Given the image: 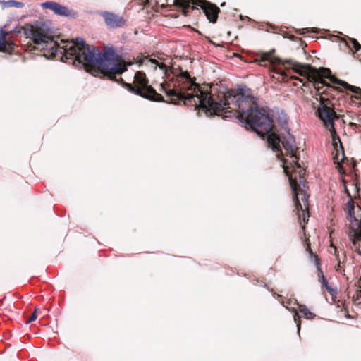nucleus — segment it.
Returning <instances> with one entry per match:
<instances>
[{
    "label": "nucleus",
    "mask_w": 361,
    "mask_h": 361,
    "mask_svg": "<svg viewBox=\"0 0 361 361\" xmlns=\"http://www.w3.org/2000/svg\"><path fill=\"white\" fill-rule=\"evenodd\" d=\"M159 90L164 92L168 97H176L182 100L185 105L202 109L209 113L225 118L235 117L241 123H245L263 139L266 138L269 147L276 154L283 163V171L293 192V202L298 220L306 223L305 212H308L309 195L306 191L305 170L298 163L299 158L295 152V137L289 130L280 137L274 130V121L264 109H259L256 99L250 93V90L238 88L237 90H225L214 95L213 87L211 92L203 91L192 78L189 73L181 72L172 82H163Z\"/></svg>",
    "instance_id": "f257e3e1"
},
{
    "label": "nucleus",
    "mask_w": 361,
    "mask_h": 361,
    "mask_svg": "<svg viewBox=\"0 0 361 361\" xmlns=\"http://www.w3.org/2000/svg\"><path fill=\"white\" fill-rule=\"evenodd\" d=\"M49 29L46 23H40L32 30L33 42L39 45L50 54L47 58L71 59L82 65L85 68L92 67L98 69L104 74H106L111 80H121L125 88L130 92L143 98L154 102H165L164 97L148 85V81L144 73L137 71L134 75V85L126 82L117 75H120L126 71V66L123 61L118 59L115 51L111 48L104 50L102 53L98 49L93 47L91 49L85 41L80 38L75 40L63 41L61 43L53 39L47 32Z\"/></svg>",
    "instance_id": "f03ea898"
},
{
    "label": "nucleus",
    "mask_w": 361,
    "mask_h": 361,
    "mask_svg": "<svg viewBox=\"0 0 361 361\" xmlns=\"http://www.w3.org/2000/svg\"><path fill=\"white\" fill-rule=\"evenodd\" d=\"M274 49L270 52H262L257 54L256 61L263 66H269L271 72L281 77V81L286 82L288 80H298L302 86L310 87L312 86L317 94H325L326 88H333L327 85L324 78H328L334 84H338L355 94H361V89L353 86L346 82L342 81L331 75V71L327 68L319 69L309 64L298 63L293 59L283 61L273 56Z\"/></svg>",
    "instance_id": "7ed1b4c3"
},
{
    "label": "nucleus",
    "mask_w": 361,
    "mask_h": 361,
    "mask_svg": "<svg viewBox=\"0 0 361 361\" xmlns=\"http://www.w3.org/2000/svg\"><path fill=\"white\" fill-rule=\"evenodd\" d=\"M174 4L183 8V13L187 16L190 9L195 10L198 8L195 5L200 6L205 13L209 22L214 23L217 20L219 8L206 0H173Z\"/></svg>",
    "instance_id": "20e7f679"
},
{
    "label": "nucleus",
    "mask_w": 361,
    "mask_h": 361,
    "mask_svg": "<svg viewBox=\"0 0 361 361\" xmlns=\"http://www.w3.org/2000/svg\"><path fill=\"white\" fill-rule=\"evenodd\" d=\"M348 216L352 221L353 212L354 210V205L352 202L348 203ZM355 224L350 227L348 231V237L352 245L351 248L361 254V222L354 217Z\"/></svg>",
    "instance_id": "39448f33"
},
{
    "label": "nucleus",
    "mask_w": 361,
    "mask_h": 361,
    "mask_svg": "<svg viewBox=\"0 0 361 361\" xmlns=\"http://www.w3.org/2000/svg\"><path fill=\"white\" fill-rule=\"evenodd\" d=\"M329 130L331 133V138H332V145L334 146V149H336L337 152L336 154L334 155V161L335 164H337L338 166L340 165L341 162H343L344 159H346L344 150L342 147V144L341 142L340 138L338 135H337L336 130L334 127V125H332V127H326Z\"/></svg>",
    "instance_id": "423d86ee"
},
{
    "label": "nucleus",
    "mask_w": 361,
    "mask_h": 361,
    "mask_svg": "<svg viewBox=\"0 0 361 361\" xmlns=\"http://www.w3.org/2000/svg\"><path fill=\"white\" fill-rule=\"evenodd\" d=\"M106 26L110 29L123 27L126 25V20L114 13L104 11L101 13Z\"/></svg>",
    "instance_id": "0eeeda50"
},
{
    "label": "nucleus",
    "mask_w": 361,
    "mask_h": 361,
    "mask_svg": "<svg viewBox=\"0 0 361 361\" xmlns=\"http://www.w3.org/2000/svg\"><path fill=\"white\" fill-rule=\"evenodd\" d=\"M41 6L44 9H49L54 12V14L61 16L70 17L74 16L73 10L68 9L67 7L55 1H47L41 4Z\"/></svg>",
    "instance_id": "6e6552de"
},
{
    "label": "nucleus",
    "mask_w": 361,
    "mask_h": 361,
    "mask_svg": "<svg viewBox=\"0 0 361 361\" xmlns=\"http://www.w3.org/2000/svg\"><path fill=\"white\" fill-rule=\"evenodd\" d=\"M319 118L324 122L326 127H332L336 115L334 110L321 103L317 109Z\"/></svg>",
    "instance_id": "1a4fd4ad"
},
{
    "label": "nucleus",
    "mask_w": 361,
    "mask_h": 361,
    "mask_svg": "<svg viewBox=\"0 0 361 361\" xmlns=\"http://www.w3.org/2000/svg\"><path fill=\"white\" fill-rule=\"evenodd\" d=\"M331 247H333V249H334V255H335L336 259L338 262L337 266L336 267V272H338L339 274H342L343 270L342 269V267H341V258L339 256V252H338L337 247H335L332 243H331Z\"/></svg>",
    "instance_id": "9d476101"
},
{
    "label": "nucleus",
    "mask_w": 361,
    "mask_h": 361,
    "mask_svg": "<svg viewBox=\"0 0 361 361\" xmlns=\"http://www.w3.org/2000/svg\"><path fill=\"white\" fill-rule=\"evenodd\" d=\"M348 47L355 53L361 50V45L354 38H349V42L347 43Z\"/></svg>",
    "instance_id": "9b49d317"
},
{
    "label": "nucleus",
    "mask_w": 361,
    "mask_h": 361,
    "mask_svg": "<svg viewBox=\"0 0 361 361\" xmlns=\"http://www.w3.org/2000/svg\"><path fill=\"white\" fill-rule=\"evenodd\" d=\"M2 5L5 8H11V7H16V8H22L24 6V4L20 1H17L15 0H8V1H2Z\"/></svg>",
    "instance_id": "f8f14e48"
},
{
    "label": "nucleus",
    "mask_w": 361,
    "mask_h": 361,
    "mask_svg": "<svg viewBox=\"0 0 361 361\" xmlns=\"http://www.w3.org/2000/svg\"><path fill=\"white\" fill-rule=\"evenodd\" d=\"M6 35V32L5 31H4L3 30H1V33H0V51H3V52L8 51V48H7L8 45L6 44V39H5Z\"/></svg>",
    "instance_id": "ddd939ff"
},
{
    "label": "nucleus",
    "mask_w": 361,
    "mask_h": 361,
    "mask_svg": "<svg viewBox=\"0 0 361 361\" xmlns=\"http://www.w3.org/2000/svg\"><path fill=\"white\" fill-rule=\"evenodd\" d=\"M300 312L302 313L307 319H312L315 317V314L311 312L306 306L300 305Z\"/></svg>",
    "instance_id": "4468645a"
},
{
    "label": "nucleus",
    "mask_w": 361,
    "mask_h": 361,
    "mask_svg": "<svg viewBox=\"0 0 361 361\" xmlns=\"http://www.w3.org/2000/svg\"><path fill=\"white\" fill-rule=\"evenodd\" d=\"M149 61L152 63V65H154V68H157L159 67L164 73H166L168 67L164 63H159L157 60L155 59H149Z\"/></svg>",
    "instance_id": "2eb2a0df"
},
{
    "label": "nucleus",
    "mask_w": 361,
    "mask_h": 361,
    "mask_svg": "<svg viewBox=\"0 0 361 361\" xmlns=\"http://www.w3.org/2000/svg\"><path fill=\"white\" fill-rule=\"evenodd\" d=\"M322 288H325L326 290L332 296L335 295L337 293L336 290L334 288H333L331 286H329L328 281L325 282L324 283H322Z\"/></svg>",
    "instance_id": "dca6fc26"
},
{
    "label": "nucleus",
    "mask_w": 361,
    "mask_h": 361,
    "mask_svg": "<svg viewBox=\"0 0 361 361\" xmlns=\"http://www.w3.org/2000/svg\"><path fill=\"white\" fill-rule=\"evenodd\" d=\"M314 257H315V263H316V266H317V276H318V279H321L322 276H324V275L322 270L321 263L319 262L318 257L317 255H315Z\"/></svg>",
    "instance_id": "f3484780"
},
{
    "label": "nucleus",
    "mask_w": 361,
    "mask_h": 361,
    "mask_svg": "<svg viewBox=\"0 0 361 361\" xmlns=\"http://www.w3.org/2000/svg\"><path fill=\"white\" fill-rule=\"evenodd\" d=\"M295 314H294V320L297 324V328H298V332L299 333L300 332V321H298L297 318H300V317L298 316L297 312L295 310L293 311Z\"/></svg>",
    "instance_id": "a211bd4d"
},
{
    "label": "nucleus",
    "mask_w": 361,
    "mask_h": 361,
    "mask_svg": "<svg viewBox=\"0 0 361 361\" xmlns=\"http://www.w3.org/2000/svg\"><path fill=\"white\" fill-rule=\"evenodd\" d=\"M37 310H35V311L31 315L30 318L28 319L27 323L35 321L37 319Z\"/></svg>",
    "instance_id": "6ab92c4d"
},
{
    "label": "nucleus",
    "mask_w": 361,
    "mask_h": 361,
    "mask_svg": "<svg viewBox=\"0 0 361 361\" xmlns=\"http://www.w3.org/2000/svg\"><path fill=\"white\" fill-rule=\"evenodd\" d=\"M319 282L321 283L322 284V283H324L325 282L327 281V280L326 279L325 276H322L321 279H318Z\"/></svg>",
    "instance_id": "aec40b11"
},
{
    "label": "nucleus",
    "mask_w": 361,
    "mask_h": 361,
    "mask_svg": "<svg viewBox=\"0 0 361 361\" xmlns=\"http://www.w3.org/2000/svg\"><path fill=\"white\" fill-rule=\"evenodd\" d=\"M319 282L321 283L322 284V283H324L325 282L327 281V280L326 279L325 276H322L321 279H318Z\"/></svg>",
    "instance_id": "412c9836"
},
{
    "label": "nucleus",
    "mask_w": 361,
    "mask_h": 361,
    "mask_svg": "<svg viewBox=\"0 0 361 361\" xmlns=\"http://www.w3.org/2000/svg\"><path fill=\"white\" fill-rule=\"evenodd\" d=\"M283 117H284V122H283V123H282L283 126V125L286 124V115H283Z\"/></svg>",
    "instance_id": "4be33fe9"
},
{
    "label": "nucleus",
    "mask_w": 361,
    "mask_h": 361,
    "mask_svg": "<svg viewBox=\"0 0 361 361\" xmlns=\"http://www.w3.org/2000/svg\"><path fill=\"white\" fill-rule=\"evenodd\" d=\"M342 253H343V259H345L346 256H345V252L343 250L342 251Z\"/></svg>",
    "instance_id": "5701e85b"
},
{
    "label": "nucleus",
    "mask_w": 361,
    "mask_h": 361,
    "mask_svg": "<svg viewBox=\"0 0 361 361\" xmlns=\"http://www.w3.org/2000/svg\"><path fill=\"white\" fill-rule=\"evenodd\" d=\"M360 56H361V54H357V57L359 58V60H361V58H360Z\"/></svg>",
    "instance_id": "b1692460"
},
{
    "label": "nucleus",
    "mask_w": 361,
    "mask_h": 361,
    "mask_svg": "<svg viewBox=\"0 0 361 361\" xmlns=\"http://www.w3.org/2000/svg\"><path fill=\"white\" fill-rule=\"evenodd\" d=\"M224 4H225V3L221 4V6H224Z\"/></svg>",
    "instance_id": "393cba45"
},
{
    "label": "nucleus",
    "mask_w": 361,
    "mask_h": 361,
    "mask_svg": "<svg viewBox=\"0 0 361 361\" xmlns=\"http://www.w3.org/2000/svg\"><path fill=\"white\" fill-rule=\"evenodd\" d=\"M308 249L310 250V252L312 253V250H310V247L308 246Z\"/></svg>",
    "instance_id": "a878e982"
}]
</instances>
